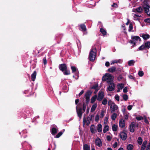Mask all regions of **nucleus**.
Segmentation results:
<instances>
[{"label":"nucleus","mask_w":150,"mask_h":150,"mask_svg":"<svg viewBox=\"0 0 150 150\" xmlns=\"http://www.w3.org/2000/svg\"><path fill=\"white\" fill-rule=\"evenodd\" d=\"M132 40H130V42L131 43L134 44L135 45L137 43V41H139L140 42L141 41V39L139 36H132Z\"/></svg>","instance_id":"5"},{"label":"nucleus","mask_w":150,"mask_h":150,"mask_svg":"<svg viewBox=\"0 0 150 150\" xmlns=\"http://www.w3.org/2000/svg\"><path fill=\"white\" fill-rule=\"evenodd\" d=\"M128 115L127 114H126V115L124 116V118L125 120L128 119Z\"/></svg>","instance_id":"61"},{"label":"nucleus","mask_w":150,"mask_h":150,"mask_svg":"<svg viewBox=\"0 0 150 150\" xmlns=\"http://www.w3.org/2000/svg\"><path fill=\"white\" fill-rule=\"evenodd\" d=\"M135 123L133 122H132L130 125V131L132 132H133L134 131Z\"/></svg>","instance_id":"14"},{"label":"nucleus","mask_w":150,"mask_h":150,"mask_svg":"<svg viewBox=\"0 0 150 150\" xmlns=\"http://www.w3.org/2000/svg\"><path fill=\"white\" fill-rule=\"evenodd\" d=\"M146 150H150V143H149Z\"/></svg>","instance_id":"64"},{"label":"nucleus","mask_w":150,"mask_h":150,"mask_svg":"<svg viewBox=\"0 0 150 150\" xmlns=\"http://www.w3.org/2000/svg\"><path fill=\"white\" fill-rule=\"evenodd\" d=\"M138 143L139 145H141L142 142V139L141 137H139L137 140Z\"/></svg>","instance_id":"35"},{"label":"nucleus","mask_w":150,"mask_h":150,"mask_svg":"<svg viewBox=\"0 0 150 150\" xmlns=\"http://www.w3.org/2000/svg\"><path fill=\"white\" fill-rule=\"evenodd\" d=\"M117 126L115 124H114L112 127V129L113 131H116L117 129Z\"/></svg>","instance_id":"30"},{"label":"nucleus","mask_w":150,"mask_h":150,"mask_svg":"<svg viewBox=\"0 0 150 150\" xmlns=\"http://www.w3.org/2000/svg\"><path fill=\"white\" fill-rule=\"evenodd\" d=\"M117 79L119 81H121L122 79V75L120 74L117 77Z\"/></svg>","instance_id":"55"},{"label":"nucleus","mask_w":150,"mask_h":150,"mask_svg":"<svg viewBox=\"0 0 150 150\" xmlns=\"http://www.w3.org/2000/svg\"><path fill=\"white\" fill-rule=\"evenodd\" d=\"M133 146L132 145L129 144L127 146V149L128 150H132Z\"/></svg>","instance_id":"33"},{"label":"nucleus","mask_w":150,"mask_h":150,"mask_svg":"<svg viewBox=\"0 0 150 150\" xmlns=\"http://www.w3.org/2000/svg\"><path fill=\"white\" fill-rule=\"evenodd\" d=\"M132 106L131 105H129L127 107V109L129 110H131L132 108Z\"/></svg>","instance_id":"59"},{"label":"nucleus","mask_w":150,"mask_h":150,"mask_svg":"<svg viewBox=\"0 0 150 150\" xmlns=\"http://www.w3.org/2000/svg\"><path fill=\"white\" fill-rule=\"evenodd\" d=\"M136 119L138 120H140L143 119V117L141 116L139 117H136Z\"/></svg>","instance_id":"43"},{"label":"nucleus","mask_w":150,"mask_h":150,"mask_svg":"<svg viewBox=\"0 0 150 150\" xmlns=\"http://www.w3.org/2000/svg\"><path fill=\"white\" fill-rule=\"evenodd\" d=\"M97 98V96L95 95L93 96L91 99V103H94L96 100Z\"/></svg>","instance_id":"25"},{"label":"nucleus","mask_w":150,"mask_h":150,"mask_svg":"<svg viewBox=\"0 0 150 150\" xmlns=\"http://www.w3.org/2000/svg\"><path fill=\"white\" fill-rule=\"evenodd\" d=\"M108 101L106 98H104L102 102V104L103 105H105L107 104Z\"/></svg>","instance_id":"38"},{"label":"nucleus","mask_w":150,"mask_h":150,"mask_svg":"<svg viewBox=\"0 0 150 150\" xmlns=\"http://www.w3.org/2000/svg\"><path fill=\"white\" fill-rule=\"evenodd\" d=\"M144 21L145 22L150 23V18L144 19Z\"/></svg>","instance_id":"49"},{"label":"nucleus","mask_w":150,"mask_h":150,"mask_svg":"<svg viewBox=\"0 0 150 150\" xmlns=\"http://www.w3.org/2000/svg\"><path fill=\"white\" fill-rule=\"evenodd\" d=\"M143 8L146 14L150 16V6L147 4H144L143 6Z\"/></svg>","instance_id":"6"},{"label":"nucleus","mask_w":150,"mask_h":150,"mask_svg":"<svg viewBox=\"0 0 150 150\" xmlns=\"http://www.w3.org/2000/svg\"><path fill=\"white\" fill-rule=\"evenodd\" d=\"M98 86V83L96 84L95 85L93 86L92 87L90 88L91 89H96Z\"/></svg>","instance_id":"36"},{"label":"nucleus","mask_w":150,"mask_h":150,"mask_svg":"<svg viewBox=\"0 0 150 150\" xmlns=\"http://www.w3.org/2000/svg\"><path fill=\"white\" fill-rule=\"evenodd\" d=\"M92 92L90 90H88L85 93L84 97L86 99V103L83 102V108L79 107V106L81 105V103H79L78 105L76 107V110L78 116L79 117L80 120L81 119L83 113L84 112L86 109V104L88 105L89 103L90 100V96L91 95Z\"/></svg>","instance_id":"1"},{"label":"nucleus","mask_w":150,"mask_h":150,"mask_svg":"<svg viewBox=\"0 0 150 150\" xmlns=\"http://www.w3.org/2000/svg\"><path fill=\"white\" fill-rule=\"evenodd\" d=\"M57 132V129L56 128L53 127L52 128L51 133L53 135H55Z\"/></svg>","instance_id":"19"},{"label":"nucleus","mask_w":150,"mask_h":150,"mask_svg":"<svg viewBox=\"0 0 150 150\" xmlns=\"http://www.w3.org/2000/svg\"><path fill=\"white\" fill-rule=\"evenodd\" d=\"M104 97V93L103 91H99L98 94V96L97 98V100L99 101H101Z\"/></svg>","instance_id":"9"},{"label":"nucleus","mask_w":150,"mask_h":150,"mask_svg":"<svg viewBox=\"0 0 150 150\" xmlns=\"http://www.w3.org/2000/svg\"><path fill=\"white\" fill-rule=\"evenodd\" d=\"M138 75L140 76H142L144 75V72L142 71H139L138 73Z\"/></svg>","instance_id":"42"},{"label":"nucleus","mask_w":150,"mask_h":150,"mask_svg":"<svg viewBox=\"0 0 150 150\" xmlns=\"http://www.w3.org/2000/svg\"><path fill=\"white\" fill-rule=\"evenodd\" d=\"M97 130L99 132H101L102 131V125L100 124L98 125Z\"/></svg>","instance_id":"24"},{"label":"nucleus","mask_w":150,"mask_h":150,"mask_svg":"<svg viewBox=\"0 0 150 150\" xmlns=\"http://www.w3.org/2000/svg\"><path fill=\"white\" fill-rule=\"evenodd\" d=\"M95 142L96 144L98 147H100L102 146V141L98 137L96 139Z\"/></svg>","instance_id":"11"},{"label":"nucleus","mask_w":150,"mask_h":150,"mask_svg":"<svg viewBox=\"0 0 150 150\" xmlns=\"http://www.w3.org/2000/svg\"><path fill=\"white\" fill-rule=\"evenodd\" d=\"M91 132L92 134H95L97 132V128L94 125H92L90 127Z\"/></svg>","instance_id":"12"},{"label":"nucleus","mask_w":150,"mask_h":150,"mask_svg":"<svg viewBox=\"0 0 150 150\" xmlns=\"http://www.w3.org/2000/svg\"><path fill=\"white\" fill-rule=\"evenodd\" d=\"M105 112L103 110H102L100 113V117L101 118H103L104 116V113Z\"/></svg>","instance_id":"44"},{"label":"nucleus","mask_w":150,"mask_h":150,"mask_svg":"<svg viewBox=\"0 0 150 150\" xmlns=\"http://www.w3.org/2000/svg\"><path fill=\"white\" fill-rule=\"evenodd\" d=\"M140 36L142 37L144 40H145L149 38L150 37V35L149 34L144 33L142 34Z\"/></svg>","instance_id":"15"},{"label":"nucleus","mask_w":150,"mask_h":150,"mask_svg":"<svg viewBox=\"0 0 150 150\" xmlns=\"http://www.w3.org/2000/svg\"><path fill=\"white\" fill-rule=\"evenodd\" d=\"M117 142H115V143L113 145V147L115 148L117 147Z\"/></svg>","instance_id":"57"},{"label":"nucleus","mask_w":150,"mask_h":150,"mask_svg":"<svg viewBox=\"0 0 150 150\" xmlns=\"http://www.w3.org/2000/svg\"><path fill=\"white\" fill-rule=\"evenodd\" d=\"M71 69L73 73L74 72L76 71V68L74 66H71Z\"/></svg>","instance_id":"40"},{"label":"nucleus","mask_w":150,"mask_h":150,"mask_svg":"<svg viewBox=\"0 0 150 150\" xmlns=\"http://www.w3.org/2000/svg\"><path fill=\"white\" fill-rule=\"evenodd\" d=\"M105 77H107L108 83L112 82L113 80V77L110 74H105Z\"/></svg>","instance_id":"10"},{"label":"nucleus","mask_w":150,"mask_h":150,"mask_svg":"<svg viewBox=\"0 0 150 150\" xmlns=\"http://www.w3.org/2000/svg\"><path fill=\"white\" fill-rule=\"evenodd\" d=\"M106 139L107 141H110L111 140L112 138L110 136L108 135L106 137Z\"/></svg>","instance_id":"45"},{"label":"nucleus","mask_w":150,"mask_h":150,"mask_svg":"<svg viewBox=\"0 0 150 150\" xmlns=\"http://www.w3.org/2000/svg\"><path fill=\"white\" fill-rule=\"evenodd\" d=\"M117 117V114L115 113H113L111 116V118L113 120H115Z\"/></svg>","instance_id":"32"},{"label":"nucleus","mask_w":150,"mask_h":150,"mask_svg":"<svg viewBox=\"0 0 150 150\" xmlns=\"http://www.w3.org/2000/svg\"><path fill=\"white\" fill-rule=\"evenodd\" d=\"M97 107V104H94L92 106L91 109V112H93L96 110Z\"/></svg>","instance_id":"22"},{"label":"nucleus","mask_w":150,"mask_h":150,"mask_svg":"<svg viewBox=\"0 0 150 150\" xmlns=\"http://www.w3.org/2000/svg\"><path fill=\"white\" fill-rule=\"evenodd\" d=\"M80 27L81 30L83 32H85L86 30V27L84 24H82L80 25Z\"/></svg>","instance_id":"20"},{"label":"nucleus","mask_w":150,"mask_h":150,"mask_svg":"<svg viewBox=\"0 0 150 150\" xmlns=\"http://www.w3.org/2000/svg\"><path fill=\"white\" fill-rule=\"evenodd\" d=\"M63 132L62 131L60 132L57 134L55 137V138H59V137L63 134Z\"/></svg>","instance_id":"34"},{"label":"nucleus","mask_w":150,"mask_h":150,"mask_svg":"<svg viewBox=\"0 0 150 150\" xmlns=\"http://www.w3.org/2000/svg\"><path fill=\"white\" fill-rule=\"evenodd\" d=\"M83 150H90V146L88 144H85L83 146Z\"/></svg>","instance_id":"26"},{"label":"nucleus","mask_w":150,"mask_h":150,"mask_svg":"<svg viewBox=\"0 0 150 150\" xmlns=\"http://www.w3.org/2000/svg\"><path fill=\"white\" fill-rule=\"evenodd\" d=\"M99 120V115H97L95 117V120L96 122H98Z\"/></svg>","instance_id":"41"},{"label":"nucleus","mask_w":150,"mask_h":150,"mask_svg":"<svg viewBox=\"0 0 150 150\" xmlns=\"http://www.w3.org/2000/svg\"><path fill=\"white\" fill-rule=\"evenodd\" d=\"M122 98L125 101H126L128 99V96L126 94H124L122 95Z\"/></svg>","instance_id":"39"},{"label":"nucleus","mask_w":150,"mask_h":150,"mask_svg":"<svg viewBox=\"0 0 150 150\" xmlns=\"http://www.w3.org/2000/svg\"><path fill=\"white\" fill-rule=\"evenodd\" d=\"M109 85L108 87V89L109 91H113L114 89L115 86V84L113 83V82L108 83Z\"/></svg>","instance_id":"8"},{"label":"nucleus","mask_w":150,"mask_h":150,"mask_svg":"<svg viewBox=\"0 0 150 150\" xmlns=\"http://www.w3.org/2000/svg\"><path fill=\"white\" fill-rule=\"evenodd\" d=\"M37 74V72L36 71H34L33 73L32 74L31 76V79L32 81H35Z\"/></svg>","instance_id":"17"},{"label":"nucleus","mask_w":150,"mask_h":150,"mask_svg":"<svg viewBox=\"0 0 150 150\" xmlns=\"http://www.w3.org/2000/svg\"><path fill=\"white\" fill-rule=\"evenodd\" d=\"M100 32L101 33L103 36H105L107 33L106 30L103 28H100Z\"/></svg>","instance_id":"18"},{"label":"nucleus","mask_w":150,"mask_h":150,"mask_svg":"<svg viewBox=\"0 0 150 150\" xmlns=\"http://www.w3.org/2000/svg\"><path fill=\"white\" fill-rule=\"evenodd\" d=\"M142 14H135L134 15L133 17L134 19L135 20H138V18L142 17Z\"/></svg>","instance_id":"21"},{"label":"nucleus","mask_w":150,"mask_h":150,"mask_svg":"<svg viewBox=\"0 0 150 150\" xmlns=\"http://www.w3.org/2000/svg\"><path fill=\"white\" fill-rule=\"evenodd\" d=\"M144 120L145 122L146 123H147V124L149 123V122L148 121V120L147 119V117H146V116H144Z\"/></svg>","instance_id":"47"},{"label":"nucleus","mask_w":150,"mask_h":150,"mask_svg":"<svg viewBox=\"0 0 150 150\" xmlns=\"http://www.w3.org/2000/svg\"><path fill=\"white\" fill-rule=\"evenodd\" d=\"M111 6L112 7H114L115 8L117 7V4L115 3H113V4Z\"/></svg>","instance_id":"54"},{"label":"nucleus","mask_w":150,"mask_h":150,"mask_svg":"<svg viewBox=\"0 0 150 150\" xmlns=\"http://www.w3.org/2000/svg\"><path fill=\"white\" fill-rule=\"evenodd\" d=\"M109 130V127L108 125H105L103 129V132L104 133H105L107 131Z\"/></svg>","instance_id":"27"},{"label":"nucleus","mask_w":150,"mask_h":150,"mask_svg":"<svg viewBox=\"0 0 150 150\" xmlns=\"http://www.w3.org/2000/svg\"><path fill=\"white\" fill-rule=\"evenodd\" d=\"M150 48V42L147 41L144 42L142 45L139 47V50H143L149 49Z\"/></svg>","instance_id":"4"},{"label":"nucleus","mask_w":150,"mask_h":150,"mask_svg":"<svg viewBox=\"0 0 150 150\" xmlns=\"http://www.w3.org/2000/svg\"><path fill=\"white\" fill-rule=\"evenodd\" d=\"M135 62V61L132 60L129 61L128 62V65L129 66L133 65Z\"/></svg>","instance_id":"31"},{"label":"nucleus","mask_w":150,"mask_h":150,"mask_svg":"<svg viewBox=\"0 0 150 150\" xmlns=\"http://www.w3.org/2000/svg\"><path fill=\"white\" fill-rule=\"evenodd\" d=\"M123 92L124 93H126L127 92V88L126 87L123 89Z\"/></svg>","instance_id":"50"},{"label":"nucleus","mask_w":150,"mask_h":150,"mask_svg":"<svg viewBox=\"0 0 150 150\" xmlns=\"http://www.w3.org/2000/svg\"><path fill=\"white\" fill-rule=\"evenodd\" d=\"M84 92V90H82L79 94V96L80 97Z\"/></svg>","instance_id":"56"},{"label":"nucleus","mask_w":150,"mask_h":150,"mask_svg":"<svg viewBox=\"0 0 150 150\" xmlns=\"http://www.w3.org/2000/svg\"><path fill=\"white\" fill-rule=\"evenodd\" d=\"M59 70L63 72L64 75L70 74V70L67 69V66L66 64L64 63L60 64L59 66Z\"/></svg>","instance_id":"2"},{"label":"nucleus","mask_w":150,"mask_h":150,"mask_svg":"<svg viewBox=\"0 0 150 150\" xmlns=\"http://www.w3.org/2000/svg\"><path fill=\"white\" fill-rule=\"evenodd\" d=\"M96 50V48H92L89 53V57L90 61L93 62L95 59Z\"/></svg>","instance_id":"3"},{"label":"nucleus","mask_w":150,"mask_h":150,"mask_svg":"<svg viewBox=\"0 0 150 150\" xmlns=\"http://www.w3.org/2000/svg\"><path fill=\"white\" fill-rule=\"evenodd\" d=\"M133 29V25L132 23H130L129 24V28L128 29V31L129 32L132 31L133 32L134 31L132 30Z\"/></svg>","instance_id":"29"},{"label":"nucleus","mask_w":150,"mask_h":150,"mask_svg":"<svg viewBox=\"0 0 150 150\" xmlns=\"http://www.w3.org/2000/svg\"><path fill=\"white\" fill-rule=\"evenodd\" d=\"M43 63L44 65H45L47 64V61L46 60V58L45 57L43 58Z\"/></svg>","instance_id":"46"},{"label":"nucleus","mask_w":150,"mask_h":150,"mask_svg":"<svg viewBox=\"0 0 150 150\" xmlns=\"http://www.w3.org/2000/svg\"><path fill=\"white\" fill-rule=\"evenodd\" d=\"M127 138V134L125 132H122V140H125Z\"/></svg>","instance_id":"28"},{"label":"nucleus","mask_w":150,"mask_h":150,"mask_svg":"<svg viewBox=\"0 0 150 150\" xmlns=\"http://www.w3.org/2000/svg\"><path fill=\"white\" fill-rule=\"evenodd\" d=\"M105 65L107 67H108L110 65V63L109 62H107L105 63Z\"/></svg>","instance_id":"62"},{"label":"nucleus","mask_w":150,"mask_h":150,"mask_svg":"<svg viewBox=\"0 0 150 150\" xmlns=\"http://www.w3.org/2000/svg\"><path fill=\"white\" fill-rule=\"evenodd\" d=\"M131 3H132V5H134V4L138 0H130Z\"/></svg>","instance_id":"52"},{"label":"nucleus","mask_w":150,"mask_h":150,"mask_svg":"<svg viewBox=\"0 0 150 150\" xmlns=\"http://www.w3.org/2000/svg\"><path fill=\"white\" fill-rule=\"evenodd\" d=\"M115 98L116 100L117 101H119V96L118 95L115 96Z\"/></svg>","instance_id":"60"},{"label":"nucleus","mask_w":150,"mask_h":150,"mask_svg":"<svg viewBox=\"0 0 150 150\" xmlns=\"http://www.w3.org/2000/svg\"><path fill=\"white\" fill-rule=\"evenodd\" d=\"M107 77H105V75L104 76L102 77V80L103 81H106L107 80Z\"/></svg>","instance_id":"53"},{"label":"nucleus","mask_w":150,"mask_h":150,"mask_svg":"<svg viewBox=\"0 0 150 150\" xmlns=\"http://www.w3.org/2000/svg\"><path fill=\"white\" fill-rule=\"evenodd\" d=\"M116 68L114 67H112L111 68H110L108 69V71L113 73L115 72L116 70Z\"/></svg>","instance_id":"23"},{"label":"nucleus","mask_w":150,"mask_h":150,"mask_svg":"<svg viewBox=\"0 0 150 150\" xmlns=\"http://www.w3.org/2000/svg\"><path fill=\"white\" fill-rule=\"evenodd\" d=\"M79 101V99H76L75 100V104L77 105Z\"/></svg>","instance_id":"63"},{"label":"nucleus","mask_w":150,"mask_h":150,"mask_svg":"<svg viewBox=\"0 0 150 150\" xmlns=\"http://www.w3.org/2000/svg\"><path fill=\"white\" fill-rule=\"evenodd\" d=\"M110 109L111 112H112L117 110L118 109V107L115 104L112 106H110Z\"/></svg>","instance_id":"16"},{"label":"nucleus","mask_w":150,"mask_h":150,"mask_svg":"<svg viewBox=\"0 0 150 150\" xmlns=\"http://www.w3.org/2000/svg\"><path fill=\"white\" fill-rule=\"evenodd\" d=\"M85 115L84 114L83 119V125L86 124L87 126H88L90 123V121L89 119V117H87V119L86 118Z\"/></svg>","instance_id":"7"},{"label":"nucleus","mask_w":150,"mask_h":150,"mask_svg":"<svg viewBox=\"0 0 150 150\" xmlns=\"http://www.w3.org/2000/svg\"><path fill=\"white\" fill-rule=\"evenodd\" d=\"M108 105L109 106H112L115 103L112 102L111 100H109L108 103Z\"/></svg>","instance_id":"37"},{"label":"nucleus","mask_w":150,"mask_h":150,"mask_svg":"<svg viewBox=\"0 0 150 150\" xmlns=\"http://www.w3.org/2000/svg\"><path fill=\"white\" fill-rule=\"evenodd\" d=\"M119 126L122 127V118H120L119 121Z\"/></svg>","instance_id":"51"},{"label":"nucleus","mask_w":150,"mask_h":150,"mask_svg":"<svg viewBox=\"0 0 150 150\" xmlns=\"http://www.w3.org/2000/svg\"><path fill=\"white\" fill-rule=\"evenodd\" d=\"M119 62V60H114L112 61V62L111 63V64H113L115 63H117Z\"/></svg>","instance_id":"48"},{"label":"nucleus","mask_w":150,"mask_h":150,"mask_svg":"<svg viewBox=\"0 0 150 150\" xmlns=\"http://www.w3.org/2000/svg\"><path fill=\"white\" fill-rule=\"evenodd\" d=\"M146 147V145H144L143 144H142V147L141 148V150H144L145 148Z\"/></svg>","instance_id":"58"},{"label":"nucleus","mask_w":150,"mask_h":150,"mask_svg":"<svg viewBox=\"0 0 150 150\" xmlns=\"http://www.w3.org/2000/svg\"><path fill=\"white\" fill-rule=\"evenodd\" d=\"M133 11L134 12L138 13H142L143 11V9L141 6L137 8H134L133 10Z\"/></svg>","instance_id":"13"}]
</instances>
